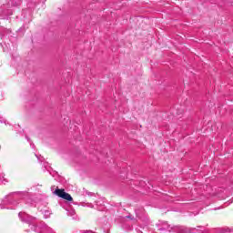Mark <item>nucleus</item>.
<instances>
[{
    "label": "nucleus",
    "instance_id": "obj_1",
    "mask_svg": "<svg viewBox=\"0 0 233 233\" xmlns=\"http://www.w3.org/2000/svg\"><path fill=\"white\" fill-rule=\"evenodd\" d=\"M54 194L57 196L58 198H61L62 199H65L66 201H74V198L72 196L65 191V189H59L56 188L54 191Z\"/></svg>",
    "mask_w": 233,
    "mask_h": 233
}]
</instances>
